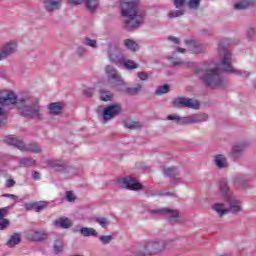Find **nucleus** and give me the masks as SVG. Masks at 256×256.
Instances as JSON below:
<instances>
[{
  "label": "nucleus",
  "mask_w": 256,
  "mask_h": 256,
  "mask_svg": "<svg viewBox=\"0 0 256 256\" xmlns=\"http://www.w3.org/2000/svg\"><path fill=\"white\" fill-rule=\"evenodd\" d=\"M35 165V160L32 158H22L20 160V167H33Z\"/></svg>",
  "instance_id": "2f4dec72"
},
{
  "label": "nucleus",
  "mask_w": 256,
  "mask_h": 256,
  "mask_svg": "<svg viewBox=\"0 0 256 256\" xmlns=\"http://www.w3.org/2000/svg\"><path fill=\"white\" fill-rule=\"evenodd\" d=\"M50 115H61L63 111V105L59 102L51 103L48 107Z\"/></svg>",
  "instance_id": "412c9836"
},
{
  "label": "nucleus",
  "mask_w": 256,
  "mask_h": 256,
  "mask_svg": "<svg viewBox=\"0 0 256 256\" xmlns=\"http://www.w3.org/2000/svg\"><path fill=\"white\" fill-rule=\"evenodd\" d=\"M247 179L243 175L236 176L234 178V185L235 187H241V185H245Z\"/></svg>",
  "instance_id": "72a5a7b5"
},
{
  "label": "nucleus",
  "mask_w": 256,
  "mask_h": 256,
  "mask_svg": "<svg viewBox=\"0 0 256 256\" xmlns=\"http://www.w3.org/2000/svg\"><path fill=\"white\" fill-rule=\"evenodd\" d=\"M47 205H49V203L45 201L35 202V211L39 213L43 211V209H46Z\"/></svg>",
  "instance_id": "c9c22d12"
},
{
  "label": "nucleus",
  "mask_w": 256,
  "mask_h": 256,
  "mask_svg": "<svg viewBox=\"0 0 256 256\" xmlns=\"http://www.w3.org/2000/svg\"><path fill=\"white\" fill-rule=\"evenodd\" d=\"M218 57L217 63H206L201 68L196 69V75L203 81L210 89H217L223 85V80L219 76L220 73H234L240 77H247L248 71H240L233 67L231 59L233 55L229 48L221 42L218 45Z\"/></svg>",
  "instance_id": "f257e3e1"
},
{
  "label": "nucleus",
  "mask_w": 256,
  "mask_h": 256,
  "mask_svg": "<svg viewBox=\"0 0 256 256\" xmlns=\"http://www.w3.org/2000/svg\"><path fill=\"white\" fill-rule=\"evenodd\" d=\"M9 227V220L2 218L0 220V230L3 231V229H7Z\"/></svg>",
  "instance_id": "c03bdc74"
},
{
  "label": "nucleus",
  "mask_w": 256,
  "mask_h": 256,
  "mask_svg": "<svg viewBox=\"0 0 256 256\" xmlns=\"http://www.w3.org/2000/svg\"><path fill=\"white\" fill-rule=\"evenodd\" d=\"M54 251L55 253H61V251H63V242L61 241H56L54 243Z\"/></svg>",
  "instance_id": "a19ab883"
},
{
  "label": "nucleus",
  "mask_w": 256,
  "mask_h": 256,
  "mask_svg": "<svg viewBox=\"0 0 256 256\" xmlns=\"http://www.w3.org/2000/svg\"><path fill=\"white\" fill-rule=\"evenodd\" d=\"M184 11L183 10H176V11H172L168 14V17L170 19H175V17H181V15H184Z\"/></svg>",
  "instance_id": "58836bf2"
},
{
  "label": "nucleus",
  "mask_w": 256,
  "mask_h": 256,
  "mask_svg": "<svg viewBox=\"0 0 256 256\" xmlns=\"http://www.w3.org/2000/svg\"><path fill=\"white\" fill-rule=\"evenodd\" d=\"M107 81L112 87H118V91L126 93V95H137L142 89V86L138 84L136 87H127L125 80L119 75L117 69L113 66H106Z\"/></svg>",
  "instance_id": "7ed1b4c3"
},
{
  "label": "nucleus",
  "mask_w": 256,
  "mask_h": 256,
  "mask_svg": "<svg viewBox=\"0 0 256 256\" xmlns=\"http://www.w3.org/2000/svg\"><path fill=\"white\" fill-rule=\"evenodd\" d=\"M5 143L7 145H13L20 151H31V153H39L41 151V146L35 145V144H25L23 141L18 140L17 138L13 136H8L5 138Z\"/></svg>",
  "instance_id": "9b49d317"
},
{
  "label": "nucleus",
  "mask_w": 256,
  "mask_h": 256,
  "mask_svg": "<svg viewBox=\"0 0 256 256\" xmlns=\"http://www.w3.org/2000/svg\"><path fill=\"white\" fill-rule=\"evenodd\" d=\"M21 243V236L19 234H14L7 241V247H15Z\"/></svg>",
  "instance_id": "bb28decb"
},
{
  "label": "nucleus",
  "mask_w": 256,
  "mask_h": 256,
  "mask_svg": "<svg viewBox=\"0 0 256 256\" xmlns=\"http://www.w3.org/2000/svg\"><path fill=\"white\" fill-rule=\"evenodd\" d=\"M15 51H17V42L12 41L4 44L2 50L0 51V61H3V59H7V57H9V55H12V53H14Z\"/></svg>",
  "instance_id": "dca6fc26"
},
{
  "label": "nucleus",
  "mask_w": 256,
  "mask_h": 256,
  "mask_svg": "<svg viewBox=\"0 0 256 256\" xmlns=\"http://www.w3.org/2000/svg\"><path fill=\"white\" fill-rule=\"evenodd\" d=\"M244 150H245V144H237L232 148V155L234 157H237V155L243 153Z\"/></svg>",
  "instance_id": "c85d7f7f"
},
{
  "label": "nucleus",
  "mask_w": 256,
  "mask_h": 256,
  "mask_svg": "<svg viewBox=\"0 0 256 256\" xmlns=\"http://www.w3.org/2000/svg\"><path fill=\"white\" fill-rule=\"evenodd\" d=\"M8 213V209L7 208H1L0 209V221L1 219H3V217H5Z\"/></svg>",
  "instance_id": "603ef678"
},
{
  "label": "nucleus",
  "mask_w": 256,
  "mask_h": 256,
  "mask_svg": "<svg viewBox=\"0 0 256 256\" xmlns=\"http://www.w3.org/2000/svg\"><path fill=\"white\" fill-rule=\"evenodd\" d=\"M26 211H35V202L25 204Z\"/></svg>",
  "instance_id": "8fccbe9b"
},
{
  "label": "nucleus",
  "mask_w": 256,
  "mask_h": 256,
  "mask_svg": "<svg viewBox=\"0 0 256 256\" xmlns=\"http://www.w3.org/2000/svg\"><path fill=\"white\" fill-rule=\"evenodd\" d=\"M77 53H78V55H85V48H83V47H78Z\"/></svg>",
  "instance_id": "bf43d9fd"
},
{
  "label": "nucleus",
  "mask_w": 256,
  "mask_h": 256,
  "mask_svg": "<svg viewBox=\"0 0 256 256\" xmlns=\"http://www.w3.org/2000/svg\"><path fill=\"white\" fill-rule=\"evenodd\" d=\"M69 5H81L83 0H68Z\"/></svg>",
  "instance_id": "864d4df0"
},
{
  "label": "nucleus",
  "mask_w": 256,
  "mask_h": 256,
  "mask_svg": "<svg viewBox=\"0 0 256 256\" xmlns=\"http://www.w3.org/2000/svg\"><path fill=\"white\" fill-rule=\"evenodd\" d=\"M18 109L23 117L41 119V108L37 100H23L19 103Z\"/></svg>",
  "instance_id": "423d86ee"
},
{
  "label": "nucleus",
  "mask_w": 256,
  "mask_h": 256,
  "mask_svg": "<svg viewBox=\"0 0 256 256\" xmlns=\"http://www.w3.org/2000/svg\"><path fill=\"white\" fill-rule=\"evenodd\" d=\"M156 95H165V93H169V85L164 84L162 86H159L156 91Z\"/></svg>",
  "instance_id": "f704fd0d"
},
{
  "label": "nucleus",
  "mask_w": 256,
  "mask_h": 256,
  "mask_svg": "<svg viewBox=\"0 0 256 256\" xmlns=\"http://www.w3.org/2000/svg\"><path fill=\"white\" fill-rule=\"evenodd\" d=\"M214 163L218 169H225V167H227V158L221 154H218L214 157Z\"/></svg>",
  "instance_id": "4be33fe9"
},
{
  "label": "nucleus",
  "mask_w": 256,
  "mask_h": 256,
  "mask_svg": "<svg viewBox=\"0 0 256 256\" xmlns=\"http://www.w3.org/2000/svg\"><path fill=\"white\" fill-rule=\"evenodd\" d=\"M84 43L88 47H92V49H97V40H93V39H90V38H85Z\"/></svg>",
  "instance_id": "e433bc0d"
},
{
  "label": "nucleus",
  "mask_w": 256,
  "mask_h": 256,
  "mask_svg": "<svg viewBox=\"0 0 256 256\" xmlns=\"http://www.w3.org/2000/svg\"><path fill=\"white\" fill-rule=\"evenodd\" d=\"M151 213L154 215H165L170 219V223H179V211L178 210H172L169 208H162V209H154L151 210Z\"/></svg>",
  "instance_id": "ddd939ff"
},
{
  "label": "nucleus",
  "mask_w": 256,
  "mask_h": 256,
  "mask_svg": "<svg viewBox=\"0 0 256 256\" xmlns=\"http://www.w3.org/2000/svg\"><path fill=\"white\" fill-rule=\"evenodd\" d=\"M86 7L89 11H95L99 7V0H87Z\"/></svg>",
  "instance_id": "7c9ffc66"
},
{
  "label": "nucleus",
  "mask_w": 256,
  "mask_h": 256,
  "mask_svg": "<svg viewBox=\"0 0 256 256\" xmlns=\"http://www.w3.org/2000/svg\"><path fill=\"white\" fill-rule=\"evenodd\" d=\"M146 195H147L148 197H155V195H159V193L154 192L153 190H147V191H146Z\"/></svg>",
  "instance_id": "6e6d98bb"
},
{
  "label": "nucleus",
  "mask_w": 256,
  "mask_h": 256,
  "mask_svg": "<svg viewBox=\"0 0 256 256\" xmlns=\"http://www.w3.org/2000/svg\"><path fill=\"white\" fill-rule=\"evenodd\" d=\"M172 65H174V67H179L181 65H185V62H183V61H173Z\"/></svg>",
  "instance_id": "13d9d810"
},
{
  "label": "nucleus",
  "mask_w": 256,
  "mask_h": 256,
  "mask_svg": "<svg viewBox=\"0 0 256 256\" xmlns=\"http://www.w3.org/2000/svg\"><path fill=\"white\" fill-rule=\"evenodd\" d=\"M76 197L75 194L72 191L66 192V201H69V203H72V201H75Z\"/></svg>",
  "instance_id": "37998d69"
},
{
  "label": "nucleus",
  "mask_w": 256,
  "mask_h": 256,
  "mask_svg": "<svg viewBox=\"0 0 256 256\" xmlns=\"http://www.w3.org/2000/svg\"><path fill=\"white\" fill-rule=\"evenodd\" d=\"M93 93H95V89L93 88L84 90V95H86V97H93Z\"/></svg>",
  "instance_id": "09e8293b"
},
{
  "label": "nucleus",
  "mask_w": 256,
  "mask_h": 256,
  "mask_svg": "<svg viewBox=\"0 0 256 256\" xmlns=\"http://www.w3.org/2000/svg\"><path fill=\"white\" fill-rule=\"evenodd\" d=\"M99 239H100L101 243H103V245H108V243L110 241H113V237L109 236V235L108 236H105V235L100 236Z\"/></svg>",
  "instance_id": "79ce46f5"
},
{
  "label": "nucleus",
  "mask_w": 256,
  "mask_h": 256,
  "mask_svg": "<svg viewBox=\"0 0 256 256\" xmlns=\"http://www.w3.org/2000/svg\"><path fill=\"white\" fill-rule=\"evenodd\" d=\"M95 221L96 223H99L100 227L103 229H107V227H109V220L105 217H96Z\"/></svg>",
  "instance_id": "473e14b6"
},
{
  "label": "nucleus",
  "mask_w": 256,
  "mask_h": 256,
  "mask_svg": "<svg viewBox=\"0 0 256 256\" xmlns=\"http://www.w3.org/2000/svg\"><path fill=\"white\" fill-rule=\"evenodd\" d=\"M108 57L112 63L124 69H137L139 65L133 60L125 59V56L121 54V50L114 44L108 43Z\"/></svg>",
  "instance_id": "20e7f679"
},
{
  "label": "nucleus",
  "mask_w": 256,
  "mask_h": 256,
  "mask_svg": "<svg viewBox=\"0 0 256 256\" xmlns=\"http://www.w3.org/2000/svg\"><path fill=\"white\" fill-rule=\"evenodd\" d=\"M15 103H17V95L11 90H4L0 96V125L7 119V114L3 107L15 105Z\"/></svg>",
  "instance_id": "0eeeda50"
},
{
  "label": "nucleus",
  "mask_w": 256,
  "mask_h": 256,
  "mask_svg": "<svg viewBox=\"0 0 256 256\" xmlns=\"http://www.w3.org/2000/svg\"><path fill=\"white\" fill-rule=\"evenodd\" d=\"M209 119V115L206 113L203 114H194L187 117H179L177 114H171L168 116L169 121H176L180 125H187L191 123H204V121H207Z\"/></svg>",
  "instance_id": "1a4fd4ad"
},
{
  "label": "nucleus",
  "mask_w": 256,
  "mask_h": 256,
  "mask_svg": "<svg viewBox=\"0 0 256 256\" xmlns=\"http://www.w3.org/2000/svg\"><path fill=\"white\" fill-rule=\"evenodd\" d=\"M80 235L83 237H97L98 233L95 228L82 227L80 230Z\"/></svg>",
  "instance_id": "393cba45"
},
{
  "label": "nucleus",
  "mask_w": 256,
  "mask_h": 256,
  "mask_svg": "<svg viewBox=\"0 0 256 256\" xmlns=\"http://www.w3.org/2000/svg\"><path fill=\"white\" fill-rule=\"evenodd\" d=\"M200 3H201V0H189L188 6L190 9H198Z\"/></svg>",
  "instance_id": "ea45409f"
},
{
  "label": "nucleus",
  "mask_w": 256,
  "mask_h": 256,
  "mask_svg": "<svg viewBox=\"0 0 256 256\" xmlns=\"http://www.w3.org/2000/svg\"><path fill=\"white\" fill-rule=\"evenodd\" d=\"M26 237L29 241H44L47 239V232L45 230H28Z\"/></svg>",
  "instance_id": "f3484780"
},
{
  "label": "nucleus",
  "mask_w": 256,
  "mask_h": 256,
  "mask_svg": "<svg viewBox=\"0 0 256 256\" xmlns=\"http://www.w3.org/2000/svg\"><path fill=\"white\" fill-rule=\"evenodd\" d=\"M62 3L63 0H44L43 5L45 11L53 13L54 11H59V9H61Z\"/></svg>",
  "instance_id": "a211bd4d"
},
{
  "label": "nucleus",
  "mask_w": 256,
  "mask_h": 256,
  "mask_svg": "<svg viewBox=\"0 0 256 256\" xmlns=\"http://www.w3.org/2000/svg\"><path fill=\"white\" fill-rule=\"evenodd\" d=\"M186 45H188V49L192 53L198 54L203 51V46H201V44H198L195 40H187Z\"/></svg>",
  "instance_id": "aec40b11"
},
{
  "label": "nucleus",
  "mask_w": 256,
  "mask_h": 256,
  "mask_svg": "<svg viewBox=\"0 0 256 256\" xmlns=\"http://www.w3.org/2000/svg\"><path fill=\"white\" fill-rule=\"evenodd\" d=\"M100 100L101 101H113V92L109 90H100Z\"/></svg>",
  "instance_id": "a878e982"
},
{
  "label": "nucleus",
  "mask_w": 256,
  "mask_h": 256,
  "mask_svg": "<svg viewBox=\"0 0 256 256\" xmlns=\"http://www.w3.org/2000/svg\"><path fill=\"white\" fill-rule=\"evenodd\" d=\"M174 5L176 9H183V5H185V0H174Z\"/></svg>",
  "instance_id": "49530a36"
},
{
  "label": "nucleus",
  "mask_w": 256,
  "mask_h": 256,
  "mask_svg": "<svg viewBox=\"0 0 256 256\" xmlns=\"http://www.w3.org/2000/svg\"><path fill=\"white\" fill-rule=\"evenodd\" d=\"M15 185V180L9 179L6 181V187H13Z\"/></svg>",
  "instance_id": "4d7b16f0"
},
{
  "label": "nucleus",
  "mask_w": 256,
  "mask_h": 256,
  "mask_svg": "<svg viewBox=\"0 0 256 256\" xmlns=\"http://www.w3.org/2000/svg\"><path fill=\"white\" fill-rule=\"evenodd\" d=\"M177 52H178V53H184V52H185V49L178 47V48H177Z\"/></svg>",
  "instance_id": "680f3d73"
},
{
  "label": "nucleus",
  "mask_w": 256,
  "mask_h": 256,
  "mask_svg": "<svg viewBox=\"0 0 256 256\" xmlns=\"http://www.w3.org/2000/svg\"><path fill=\"white\" fill-rule=\"evenodd\" d=\"M56 225L62 227L63 229H69L73 223L69 220V218H60L56 221Z\"/></svg>",
  "instance_id": "cd10ccee"
},
{
  "label": "nucleus",
  "mask_w": 256,
  "mask_h": 256,
  "mask_svg": "<svg viewBox=\"0 0 256 256\" xmlns=\"http://www.w3.org/2000/svg\"><path fill=\"white\" fill-rule=\"evenodd\" d=\"M118 183L121 185V187H124V189H129V191H139L143 189V185H141V183L137 182V180L131 176L119 179Z\"/></svg>",
  "instance_id": "4468645a"
},
{
  "label": "nucleus",
  "mask_w": 256,
  "mask_h": 256,
  "mask_svg": "<svg viewBox=\"0 0 256 256\" xmlns=\"http://www.w3.org/2000/svg\"><path fill=\"white\" fill-rule=\"evenodd\" d=\"M3 197L13 199V201H17L19 199V197H17V195H13V194H4Z\"/></svg>",
  "instance_id": "5fc2aeb1"
},
{
  "label": "nucleus",
  "mask_w": 256,
  "mask_h": 256,
  "mask_svg": "<svg viewBox=\"0 0 256 256\" xmlns=\"http://www.w3.org/2000/svg\"><path fill=\"white\" fill-rule=\"evenodd\" d=\"M32 177L35 181H39L41 179V174L37 171L32 172Z\"/></svg>",
  "instance_id": "3c124183"
},
{
  "label": "nucleus",
  "mask_w": 256,
  "mask_h": 256,
  "mask_svg": "<svg viewBox=\"0 0 256 256\" xmlns=\"http://www.w3.org/2000/svg\"><path fill=\"white\" fill-rule=\"evenodd\" d=\"M137 77L140 81H147L149 79V75L146 72H138Z\"/></svg>",
  "instance_id": "a18cd8bd"
},
{
  "label": "nucleus",
  "mask_w": 256,
  "mask_h": 256,
  "mask_svg": "<svg viewBox=\"0 0 256 256\" xmlns=\"http://www.w3.org/2000/svg\"><path fill=\"white\" fill-rule=\"evenodd\" d=\"M174 107H188V109H197L199 101L191 98L178 97L173 100Z\"/></svg>",
  "instance_id": "2eb2a0df"
},
{
  "label": "nucleus",
  "mask_w": 256,
  "mask_h": 256,
  "mask_svg": "<svg viewBox=\"0 0 256 256\" xmlns=\"http://www.w3.org/2000/svg\"><path fill=\"white\" fill-rule=\"evenodd\" d=\"M178 174L179 171L175 167L164 169V175H166V177H177Z\"/></svg>",
  "instance_id": "c756f323"
},
{
  "label": "nucleus",
  "mask_w": 256,
  "mask_h": 256,
  "mask_svg": "<svg viewBox=\"0 0 256 256\" xmlns=\"http://www.w3.org/2000/svg\"><path fill=\"white\" fill-rule=\"evenodd\" d=\"M171 240H153L146 243L142 255H151L153 253H161L169 247Z\"/></svg>",
  "instance_id": "9d476101"
},
{
  "label": "nucleus",
  "mask_w": 256,
  "mask_h": 256,
  "mask_svg": "<svg viewBox=\"0 0 256 256\" xmlns=\"http://www.w3.org/2000/svg\"><path fill=\"white\" fill-rule=\"evenodd\" d=\"M220 193L227 205L229 206L228 210L230 213H241L243 211V206L241 200L237 199L231 190L226 181H222L219 186Z\"/></svg>",
  "instance_id": "39448f33"
},
{
  "label": "nucleus",
  "mask_w": 256,
  "mask_h": 256,
  "mask_svg": "<svg viewBox=\"0 0 256 256\" xmlns=\"http://www.w3.org/2000/svg\"><path fill=\"white\" fill-rule=\"evenodd\" d=\"M121 111H123L121 104H112L107 106L104 108L102 113L104 122L107 123V121H110V119H113V117H117Z\"/></svg>",
  "instance_id": "f8f14e48"
},
{
  "label": "nucleus",
  "mask_w": 256,
  "mask_h": 256,
  "mask_svg": "<svg viewBox=\"0 0 256 256\" xmlns=\"http://www.w3.org/2000/svg\"><path fill=\"white\" fill-rule=\"evenodd\" d=\"M164 195H170V196H173V195H175L174 193H166V194H164Z\"/></svg>",
  "instance_id": "e2e57ef3"
},
{
  "label": "nucleus",
  "mask_w": 256,
  "mask_h": 256,
  "mask_svg": "<svg viewBox=\"0 0 256 256\" xmlns=\"http://www.w3.org/2000/svg\"><path fill=\"white\" fill-rule=\"evenodd\" d=\"M212 209L217 213L219 217H223L229 213V208L225 206L223 203H216L212 206Z\"/></svg>",
  "instance_id": "6ab92c4d"
},
{
  "label": "nucleus",
  "mask_w": 256,
  "mask_h": 256,
  "mask_svg": "<svg viewBox=\"0 0 256 256\" xmlns=\"http://www.w3.org/2000/svg\"><path fill=\"white\" fill-rule=\"evenodd\" d=\"M124 127H126V129H139L141 124L139 122H126Z\"/></svg>",
  "instance_id": "4c0bfd02"
},
{
  "label": "nucleus",
  "mask_w": 256,
  "mask_h": 256,
  "mask_svg": "<svg viewBox=\"0 0 256 256\" xmlns=\"http://www.w3.org/2000/svg\"><path fill=\"white\" fill-rule=\"evenodd\" d=\"M255 5V0H242L235 4V9L241 10V9H249V7H253Z\"/></svg>",
  "instance_id": "b1692460"
},
{
  "label": "nucleus",
  "mask_w": 256,
  "mask_h": 256,
  "mask_svg": "<svg viewBox=\"0 0 256 256\" xmlns=\"http://www.w3.org/2000/svg\"><path fill=\"white\" fill-rule=\"evenodd\" d=\"M46 165L49 167V169L60 171V173H66L68 177H75V175L79 173V171L73 166L67 165L65 160H47Z\"/></svg>",
  "instance_id": "6e6552de"
},
{
  "label": "nucleus",
  "mask_w": 256,
  "mask_h": 256,
  "mask_svg": "<svg viewBox=\"0 0 256 256\" xmlns=\"http://www.w3.org/2000/svg\"><path fill=\"white\" fill-rule=\"evenodd\" d=\"M139 0H121L120 9L125 29H137L143 23V16L137 11Z\"/></svg>",
  "instance_id": "f03ea898"
},
{
  "label": "nucleus",
  "mask_w": 256,
  "mask_h": 256,
  "mask_svg": "<svg viewBox=\"0 0 256 256\" xmlns=\"http://www.w3.org/2000/svg\"><path fill=\"white\" fill-rule=\"evenodd\" d=\"M256 31L255 28L251 27L247 30V37L249 39H253V37H255Z\"/></svg>",
  "instance_id": "de8ad7c7"
},
{
  "label": "nucleus",
  "mask_w": 256,
  "mask_h": 256,
  "mask_svg": "<svg viewBox=\"0 0 256 256\" xmlns=\"http://www.w3.org/2000/svg\"><path fill=\"white\" fill-rule=\"evenodd\" d=\"M168 39L169 41H173V43H175L176 45H179V38L169 37Z\"/></svg>",
  "instance_id": "052dcab7"
},
{
  "label": "nucleus",
  "mask_w": 256,
  "mask_h": 256,
  "mask_svg": "<svg viewBox=\"0 0 256 256\" xmlns=\"http://www.w3.org/2000/svg\"><path fill=\"white\" fill-rule=\"evenodd\" d=\"M123 44L126 47V49H128L129 51H132V52L139 51V44L135 42V40L133 39H125L123 41Z\"/></svg>",
  "instance_id": "5701e85b"
}]
</instances>
